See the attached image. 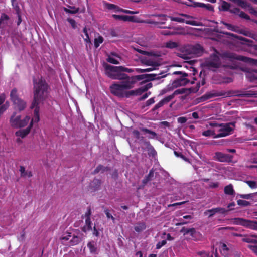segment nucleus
Listing matches in <instances>:
<instances>
[{"label":"nucleus","mask_w":257,"mask_h":257,"mask_svg":"<svg viewBox=\"0 0 257 257\" xmlns=\"http://www.w3.org/2000/svg\"><path fill=\"white\" fill-rule=\"evenodd\" d=\"M106 75L113 80H120L118 83H114L110 86V92L114 95L120 98H124L127 90L134 87L137 81L144 80V82H148L155 80H159L167 76L164 74V72L158 74H145L130 77L123 72L132 73L133 69L123 66H115L109 64L105 66Z\"/></svg>","instance_id":"obj_1"},{"label":"nucleus","mask_w":257,"mask_h":257,"mask_svg":"<svg viewBox=\"0 0 257 257\" xmlns=\"http://www.w3.org/2000/svg\"><path fill=\"white\" fill-rule=\"evenodd\" d=\"M33 98L32 107L43 104L47 99L50 89V86L46 80L40 78L33 79Z\"/></svg>","instance_id":"obj_2"},{"label":"nucleus","mask_w":257,"mask_h":257,"mask_svg":"<svg viewBox=\"0 0 257 257\" xmlns=\"http://www.w3.org/2000/svg\"><path fill=\"white\" fill-rule=\"evenodd\" d=\"M139 52L141 54L148 56L144 57L141 59V63L143 64L156 68L161 65V59L160 58V55L154 52H148L144 50H140Z\"/></svg>","instance_id":"obj_3"},{"label":"nucleus","mask_w":257,"mask_h":257,"mask_svg":"<svg viewBox=\"0 0 257 257\" xmlns=\"http://www.w3.org/2000/svg\"><path fill=\"white\" fill-rule=\"evenodd\" d=\"M10 100L12 102L15 110L21 112L27 107L26 101L23 99L19 95L18 90L13 88L10 94Z\"/></svg>","instance_id":"obj_4"},{"label":"nucleus","mask_w":257,"mask_h":257,"mask_svg":"<svg viewBox=\"0 0 257 257\" xmlns=\"http://www.w3.org/2000/svg\"><path fill=\"white\" fill-rule=\"evenodd\" d=\"M221 65V59L219 56L215 53L210 55L203 63L204 67L213 71H215L217 69L220 67Z\"/></svg>","instance_id":"obj_5"},{"label":"nucleus","mask_w":257,"mask_h":257,"mask_svg":"<svg viewBox=\"0 0 257 257\" xmlns=\"http://www.w3.org/2000/svg\"><path fill=\"white\" fill-rule=\"evenodd\" d=\"M16 112H13L10 119L11 125L15 128H22L26 126L29 123L30 117L26 116L23 119H21V115H16Z\"/></svg>","instance_id":"obj_6"},{"label":"nucleus","mask_w":257,"mask_h":257,"mask_svg":"<svg viewBox=\"0 0 257 257\" xmlns=\"http://www.w3.org/2000/svg\"><path fill=\"white\" fill-rule=\"evenodd\" d=\"M230 220L234 225L242 226L245 228L257 231V221H256L239 217L233 218Z\"/></svg>","instance_id":"obj_7"},{"label":"nucleus","mask_w":257,"mask_h":257,"mask_svg":"<svg viewBox=\"0 0 257 257\" xmlns=\"http://www.w3.org/2000/svg\"><path fill=\"white\" fill-rule=\"evenodd\" d=\"M235 122L220 124L218 130L219 133L214 136V138L224 137L231 134L235 127Z\"/></svg>","instance_id":"obj_8"},{"label":"nucleus","mask_w":257,"mask_h":257,"mask_svg":"<svg viewBox=\"0 0 257 257\" xmlns=\"http://www.w3.org/2000/svg\"><path fill=\"white\" fill-rule=\"evenodd\" d=\"M173 74L175 75H180V78L174 80L172 83V89L174 88H177L180 86L186 85L188 81L185 78L186 77L188 76V74L181 71H175Z\"/></svg>","instance_id":"obj_9"},{"label":"nucleus","mask_w":257,"mask_h":257,"mask_svg":"<svg viewBox=\"0 0 257 257\" xmlns=\"http://www.w3.org/2000/svg\"><path fill=\"white\" fill-rule=\"evenodd\" d=\"M214 158L216 160L221 162H231L233 156L220 152H217L215 153Z\"/></svg>","instance_id":"obj_10"},{"label":"nucleus","mask_w":257,"mask_h":257,"mask_svg":"<svg viewBox=\"0 0 257 257\" xmlns=\"http://www.w3.org/2000/svg\"><path fill=\"white\" fill-rule=\"evenodd\" d=\"M30 109H34V116L32 118L29 125L30 127L33 126L34 122H38L40 120V116H39V111H40V105H37V106L32 107V103L30 106Z\"/></svg>","instance_id":"obj_11"},{"label":"nucleus","mask_w":257,"mask_h":257,"mask_svg":"<svg viewBox=\"0 0 257 257\" xmlns=\"http://www.w3.org/2000/svg\"><path fill=\"white\" fill-rule=\"evenodd\" d=\"M169 18L172 21H175L179 23H185L186 24L192 26H199L198 23L196 21L185 20L183 18L179 17L169 16Z\"/></svg>","instance_id":"obj_12"},{"label":"nucleus","mask_w":257,"mask_h":257,"mask_svg":"<svg viewBox=\"0 0 257 257\" xmlns=\"http://www.w3.org/2000/svg\"><path fill=\"white\" fill-rule=\"evenodd\" d=\"M144 92H145V91L143 87L141 86L135 90L128 91V92L126 93L124 97L130 98L132 96H139L142 95Z\"/></svg>","instance_id":"obj_13"},{"label":"nucleus","mask_w":257,"mask_h":257,"mask_svg":"<svg viewBox=\"0 0 257 257\" xmlns=\"http://www.w3.org/2000/svg\"><path fill=\"white\" fill-rule=\"evenodd\" d=\"M172 99H173L172 96H171L170 95L165 97L154 106L152 109L153 111H155L163 105L167 104Z\"/></svg>","instance_id":"obj_14"},{"label":"nucleus","mask_w":257,"mask_h":257,"mask_svg":"<svg viewBox=\"0 0 257 257\" xmlns=\"http://www.w3.org/2000/svg\"><path fill=\"white\" fill-rule=\"evenodd\" d=\"M143 144L146 147L150 156L155 157L157 155V152L154 148L152 146L149 141L144 140Z\"/></svg>","instance_id":"obj_15"},{"label":"nucleus","mask_w":257,"mask_h":257,"mask_svg":"<svg viewBox=\"0 0 257 257\" xmlns=\"http://www.w3.org/2000/svg\"><path fill=\"white\" fill-rule=\"evenodd\" d=\"M222 95H223V94L220 92L206 93L198 99L199 100V102H203L214 97L221 96Z\"/></svg>","instance_id":"obj_16"},{"label":"nucleus","mask_w":257,"mask_h":257,"mask_svg":"<svg viewBox=\"0 0 257 257\" xmlns=\"http://www.w3.org/2000/svg\"><path fill=\"white\" fill-rule=\"evenodd\" d=\"M246 77L249 81L254 83L257 87V71H252L247 72Z\"/></svg>","instance_id":"obj_17"},{"label":"nucleus","mask_w":257,"mask_h":257,"mask_svg":"<svg viewBox=\"0 0 257 257\" xmlns=\"http://www.w3.org/2000/svg\"><path fill=\"white\" fill-rule=\"evenodd\" d=\"M87 246L89 248L90 253L93 254L98 253L97 243L95 241L91 240L89 241L87 244Z\"/></svg>","instance_id":"obj_18"},{"label":"nucleus","mask_w":257,"mask_h":257,"mask_svg":"<svg viewBox=\"0 0 257 257\" xmlns=\"http://www.w3.org/2000/svg\"><path fill=\"white\" fill-rule=\"evenodd\" d=\"M112 17L115 20H122L123 21L135 22V17L127 15H118L116 14L112 15Z\"/></svg>","instance_id":"obj_19"},{"label":"nucleus","mask_w":257,"mask_h":257,"mask_svg":"<svg viewBox=\"0 0 257 257\" xmlns=\"http://www.w3.org/2000/svg\"><path fill=\"white\" fill-rule=\"evenodd\" d=\"M32 127L29 125L28 127L25 129H21L15 133V135L18 137H21L22 138H25L30 132Z\"/></svg>","instance_id":"obj_20"},{"label":"nucleus","mask_w":257,"mask_h":257,"mask_svg":"<svg viewBox=\"0 0 257 257\" xmlns=\"http://www.w3.org/2000/svg\"><path fill=\"white\" fill-rule=\"evenodd\" d=\"M188 235H189L190 237L194 240H197L200 236L201 234L197 231L194 228H189Z\"/></svg>","instance_id":"obj_21"},{"label":"nucleus","mask_w":257,"mask_h":257,"mask_svg":"<svg viewBox=\"0 0 257 257\" xmlns=\"http://www.w3.org/2000/svg\"><path fill=\"white\" fill-rule=\"evenodd\" d=\"M67 7L69 8L68 9L67 8L64 7L63 10L66 13H69L71 14H75L79 12V8L78 7H75V6H67Z\"/></svg>","instance_id":"obj_22"},{"label":"nucleus","mask_w":257,"mask_h":257,"mask_svg":"<svg viewBox=\"0 0 257 257\" xmlns=\"http://www.w3.org/2000/svg\"><path fill=\"white\" fill-rule=\"evenodd\" d=\"M203 51V47L199 44L192 46L191 47L192 52L196 55H200L202 53Z\"/></svg>","instance_id":"obj_23"},{"label":"nucleus","mask_w":257,"mask_h":257,"mask_svg":"<svg viewBox=\"0 0 257 257\" xmlns=\"http://www.w3.org/2000/svg\"><path fill=\"white\" fill-rule=\"evenodd\" d=\"M146 225L144 222H139L134 227V229L137 232H141L146 229Z\"/></svg>","instance_id":"obj_24"},{"label":"nucleus","mask_w":257,"mask_h":257,"mask_svg":"<svg viewBox=\"0 0 257 257\" xmlns=\"http://www.w3.org/2000/svg\"><path fill=\"white\" fill-rule=\"evenodd\" d=\"M224 193L228 195H233L235 194V191L233 189V185L230 184L224 187Z\"/></svg>","instance_id":"obj_25"},{"label":"nucleus","mask_w":257,"mask_h":257,"mask_svg":"<svg viewBox=\"0 0 257 257\" xmlns=\"http://www.w3.org/2000/svg\"><path fill=\"white\" fill-rule=\"evenodd\" d=\"M109 170L107 167H104L102 165L99 164L97 166V167L95 169V170L92 172V174L95 175L98 173L99 172H101L103 173L105 171H107Z\"/></svg>","instance_id":"obj_26"},{"label":"nucleus","mask_w":257,"mask_h":257,"mask_svg":"<svg viewBox=\"0 0 257 257\" xmlns=\"http://www.w3.org/2000/svg\"><path fill=\"white\" fill-rule=\"evenodd\" d=\"M82 237H79L77 235H73L72 238L70 240V245L74 246L79 244L82 241Z\"/></svg>","instance_id":"obj_27"},{"label":"nucleus","mask_w":257,"mask_h":257,"mask_svg":"<svg viewBox=\"0 0 257 257\" xmlns=\"http://www.w3.org/2000/svg\"><path fill=\"white\" fill-rule=\"evenodd\" d=\"M253 237L257 238V235L252 234L250 236H244V237L242 239V240L246 243H256V241L252 238Z\"/></svg>","instance_id":"obj_28"},{"label":"nucleus","mask_w":257,"mask_h":257,"mask_svg":"<svg viewBox=\"0 0 257 257\" xmlns=\"http://www.w3.org/2000/svg\"><path fill=\"white\" fill-rule=\"evenodd\" d=\"M141 130L145 133L150 134V136L148 137L149 139H154L157 136V134L156 132L152 131L147 128H141Z\"/></svg>","instance_id":"obj_29"},{"label":"nucleus","mask_w":257,"mask_h":257,"mask_svg":"<svg viewBox=\"0 0 257 257\" xmlns=\"http://www.w3.org/2000/svg\"><path fill=\"white\" fill-rule=\"evenodd\" d=\"M197 6L198 7H200L201 8H204L209 11H211V12L214 11L213 7L209 4H205L202 3H198Z\"/></svg>","instance_id":"obj_30"},{"label":"nucleus","mask_w":257,"mask_h":257,"mask_svg":"<svg viewBox=\"0 0 257 257\" xmlns=\"http://www.w3.org/2000/svg\"><path fill=\"white\" fill-rule=\"evenodd\" d=\"M228 210H226L224 208H221V207H217L215 208L211 209V211L213 212V214H215L216 213H220L221 214H225L226 213Z\"/></svg>","instance_id":"obj_31"},{"label":"nucleus","mask_w":257,"mask_h":257,"mask_svg":"<svg viewBox=\"0 0 257 257\" xmlns=\"http://www.w3.org/2000/svg\"><path fill=\"white\" fill-rule=\"evenodd\" d=\"M216 135L214 130H207L202 132V135L205 137L212 136V137L214 138V136Z\"/></svg>","instance_id":"obj_32"},{"label":"nucleus","mask_w":257,"mask_h":257,"mask_svg":"<svg viewBox=\"0 0 257 257\" xmlns=\"http://www.w3.org/2000/svg\"><path fill=\"white\" fill-rule=\"evenodd\" d=\"M186 90L185 88H181L178 89L174 91V92L170 95L171 96H172V98L173 99L174 97L179 94H182L185 92Z\"/></svg>","instance_id":"obj_33"},{"label":"nucleus","mask_w":257,"mask_h":257,"mask_svg":"<svg viewBox=\"0 0 257 257\" xmlns=\"http://www.w3.org/2000/svg\"><path fill=\"white\" fill-rule=\"evenodd\" d=\"M103 41V38L102 36H99L98 38H95L94 39V46L95 48H98L100 44H101Z\"/></svg>","instance_id":"obj_34"},{"label":"nucleus","mask_w":257,"mask_h":257,"mask_svg":"<svg viewBox=\"0 0 257 257\" xmlns=\"http://www.w3.org/2000/svg\"><path fill=\"white\" fill-rule=\"evenodd\" d=\"M101 181L100 179H96V178L93 179V180L92 181V184L95 185L94 186H93V187H94V190H98L101 185Z\"/></svg>","instance_id":"obj_35"},{"label":"nucleus","mask_w":257,"mask_h":257,"mask_svg":"<svg viewBox=\"0 0 257 257\" xmlns=\"http://www.w3.org/2000/svg\"><path fill=\"white\" fill-rule=\"evenodd\" d=\"M133 134L136 139L142 140L143 142L145 140H144V137L140 136V133L138 130H134L133 131Z\"/></svg>","instance_id":"obj_36"},{"label":"nucleus","mask_w":257,"mask_h":257,"mask_svg":"<svg viewBox=\"0 0 257 257\" xmlns=\"http://www.w3.org/2000/svg\"><path fill=\"white\" fill-rule=\"evenodd\" d=\"M178 44L176 42L169 41L166 43V47L168 48L173 49L178 47Z\"/></svg>","instance_id":"obj_37"},{"label":"nucleus","mask_w":257,"mask_h":257,"mask_svg":"<svg viewBox=\"0 0 257 257\" xmlns=\"http://www.w3.org/2000/svg\"><path fill=\"white\" fill-rule=\"evenodd\" d=\"M174 155L177 157H180L181 158V159H182L183 160L186 161V162H188L189 161L188 159L187 158H186L183 154H182V153L181 152H177V151H174Z\"/></svg>","instance_id":"obj_38"},{"label":"nucleus","mask_w":257,"mask_h":257,"mask_svg":"<svg viewBox=\"0 0 257 257\" xmlns=\"http://www.w3.org/2000/svg\"><path fill=\"white\" fill-rule=\"evenodd\" d=\"M221 7H222V10L223 11H227L229 10L230 7V5L229 3H228L225 1H223Z\"/></svg>","instance_id":"obj_39"},{"label":"nucleus","mask_w":257,"mask_h":257,"mask_svg":"<svg viewBox=\"0 0 257 257\" xmlns=\"http://www.w3.org/2000/svg\"><path fill=\"white\" fill-rule=\"evenodd\" d=\"M237 203L238 205L242 206H247L250 204L248 201L241 199L237 200Z\"/></svg>","instance_id":"obj_40"},{"label":"nucleus","mask_w":257,"mask_h":257,"mask_svg":"<svg viewBox=\"0 0 257 257\" xmlns=\"http://www.w3.org/2000/svg\"><path fill=\"white\" fill-rule=\"evenodd\" d=\"M246 183L249 186V187L252 189L257 188V184L255 181H246Z\"/></svg>","instance_id":"obj_41"},{"label":"nucleus","mask_w":257,"mask_h":257,"mask_svg":"<svg viewBox=\"0 0 257 257\" xmlns=\"http://www.w3.org/2000/svg\"><path fill=\"white\" fill-rule=\"evenodd\" d=\"M104 212L108 219H111L113 222L115 221V218L110 213L108 209L105 208Z\"/></svg>","instance_id":"obj_42"},{"label":"nucleus","mask_w":257,"mask_h":257,"mask_svg":"<svg viewBox=\"0 0 257 257\" xmlns=\"http://www.w3.org/2000/svg\"><path fill=\"white\" fill-rule=\"evenodd\" d=\"M106 60L107 62L113 64H118L119 63L118 60L110 56L108 57Z\"/></svg>","instance_id":"obj_43"},{"label":"nucleus","mask_w":257,"mask_h":257,"mask_svg":"<svg viewBox=\"0 0 257 257\" xmlns=\"http://www.w3.org/2000/svg\"><path fill=\"white\" fill-rule=\"evenodd\" d=\"M9 19V17L5 13H2L0 18V24L4 23L5 21H8Z\"/></svg>","instance_id":"obj_44"},{"label":"nucleus","mask_w":257,"mask_h":257,"mask_svg":"<svg viewBox=\"0 0 257 257\" xmlns=\"http://www.w3.org/2000/svg\"><path fill=\"white\" fill-rule=\"evenodd\" d=\"M67 21L70 24L73 29H76L77 25L75 20L70 18H68L67 19Z\"/></svg>","instance_id":"obj_45"},{"label":"nucleus","mask_w":257,"mask_h":257,"mask_svg":"<svg viewBox=\"0 0 257 257\" xmlns=\"http://www.w3.org/2000/svg\"><path fill=\"white\" fill-rule=\"evenodd\" d=\"M83 32L85 34V35L86 36V38H84V41L86 42L87 43H90V39L89 37L88 33L87 32V30L86 27L84 28L83 29Z\"/></svg>","instance_id":"obj_46"},{"label":"nucleus","mask_w":257,"mask_h":257,"mask_svg":"<svg viewBox=\"0 0 257 257\" xmlns=\"http://www.w3.org/2000/svg\"><path fill=\"white\" fill-rule=\"evenodd\" d=\"M238 15L240 17L245 19L247 20H249L250 19L249 16L246 14L243 11H240V13L238 14Z\"/></svg>","instance_id":"obj_47"},{"label":"nucleus","mask_w":257,"mask_h":257,"mask_svg":"<svg viewBox=\"0 0 257 257\" xmlns=\"http://www.w3.org/2000/svg\"><path fill=\"white\" fill-rule=\"evenodd\" d=\"M19 171L21 173V176L22 177H24L26 176V174L27 173V172L25 171V168L24 166H21L20 167Z\"/></svg>","instance_id":"obj_48"},{"label":"nucleus","mask_w":257,"mask_h":257,"mask_svg":"<svg viewBox=\"0 0 257 257\" xmlns=\"http://www.w3.org/2000/svg\"><path fill=\"white\" fill-rule=\"evenodd\" d=\"M167 241L166 240H163L161 241L158 242L156 244V249H160L163 246L165 245Z\"/></svg>","instance_id":"obj_49"},{"label":"nucleus","mask_w":257,"mask_h":257,"mask_svg":"<svg viewBox=\"0 0 257 257\" xmlns=\"http://www.w3.org/2000/svg\"><path fill=\"white\" fill-rule=\"evenodd\" d=\"M12 6H13L14 10L16 11L17 14H20L21 10H20V9L18 5V3H16L15 4H12Z\"/></svg>","instance_id":"obj_50"},{"label":"nucleus","mask_w":257,"mask_h":257,"mask_svg":"<svg viewBox=\"0 0 257 257\" xmlns=\"http://www.w3.org/2000/svg\"><path fill=\"white\" fill-rule=\"evenodd\" d=\"M72 235L71 233H67L66 234H64L61 237V240H69L70 238L72 237Z\"/></svg>","instance_id":"obj_51"},{"label":"nucleus","mask_w":257,"mask_h":257,"mask_svg":"<svg viewBox=\"0 0 257 257\" xmlns=\"http://www.w3.org/2000/svg\"><path fill=\"white\" fill-rule=\"evenodd\" d=\"M154 170L152 168L150 170L149 174L146 177L148 179H149L150 181H151L152 180V178L154 177Z\"/></svg>","instance_id":"obj_52"},{"label":"nucleus","mask_w":257,"mask_h":257,"mask_svg":"<svg viewBox=\"0 0 257 257\" xmlns=\"http://www.w3.org/2000/svg\"><path fill=\"white\" fill-rule=\"evenodd\" d=\"M189 231V228H186L185 227H183L180 230V232L183 233L184 236H185L188 235Z\"/></svg>","instance_id":"obj_53"},{"label":"nucleus","mask_w":257,"mask_h":257,"mask_svg":"<svg viewBox=\"0 0 257 257\" xmlns=\"http://www.w3.org/2000/svg\"><path fill=\"white\" fill-rule=\"evenodd\" d=\"M237 38H238V39L239 40L243 41V43H252V40L248 39H247L246 38H244V37H243L242 36H238V37H237Z\"/></svg>","instance_id":"obj_54"},{"label":"nucleus","mask_w":257,"mask_h":257,"mask_svg":"<svg viewBox=\"0 0 257 257\" xmlns=\"http://www.w3.org/2000/svg\"><path fill=\"white\" fill-rule=\"evenodd\" d=\"M187 120V119L185 117H179L177 118V121L178 123L183 124L185 123Z\"/></svg>","instance_id":"obj_55"},{"label":"nucleus","mask_w":257,"mask_h":257,"mask_svg":"<svg viewBox=\"0 0 257 257\" xmlns=\"http://www.w3.org/2000/svg\"><path fill=\"white\" fill-rule=\"evenodd\" d=\"M121 12L128 14H136L138 13V12L137 11H132L125 9H123V10H121Z\"/></svg>","instance_id":"obj_56"},{"label":"nucleus","mask_w":257,"mask_h":257,"mask_svg":"<svg viewBox=\"0 0 257 257\" xmlns=\"http://www.w3.org/2000/svg\"><path fill=\"white\" fill-rule=\"evenodd\" d=\"M223 24L225 26H226L227 27L228 29L231 30V31L235 30V29H234L235 27L233 25H232V24L227 23H224Z\"/></svg>","instance_id":"obj_57"},{"label":"nucleus","mask_w":257,"mask_h":257,"mask_svg":"<svg viewBox=\"0 0 257 257\" xmlns=\"http://www.w3.org/2000/svg\"><path fill=\"white\" fill-rule=\"evenodd\" d=\"M91 214V208L89 207L87 209V211L85 213V216L86 217V219L90 218Z\"/></svg>","instance_id":"obj_58"},{"label":"nucleus","mask_w":257,"mask_h":257,"mask_svg":"<svg viewBox=\"0 0 257 257\" xmlns=\"http://www.w3.org/2000/svg\"><path fill=\"white\" fill-rule=\"evenodd\" d=\"M144 89L145 92L147 91L149 89L151 88L152 87V84L151 83H149L146 85L142 86Z\"/></svg>","instance_id":"obj_59"},{"label":"nucleus","mask_w":257,"mask_h":257,"mask_svg":"<svg viewBox=\"0 0 257 257\" xmlns=\"http://www.w3.org/2000/svg\"><path fill=\"white\" fill-rule=\"evenodd\" d=\"M150 94H151L150 92H149L148 93H146L145 94L143 95L141 97H140L139 98V101H142L143 100H145V99H146L149 96V95H150Z\"/></svg>","instance_id":"obj_60"},{"label":"nucleus","mask_w":257,"mask_h":257,"mask_svg":"<svg viewBox=\"0 0 257 257\" xmlns=\"http://www.w3.org/2000/svg\"><path fill=\"white\" fill-rule=\"evenodd\" d=\"M8 108L6 104H3L0 106V114H2Z\"/></svg>","instance_id":"obj_61"},{"label":"nucleus","mask_w":257,"mask_h":257,"mask_svg":"<svg viewBox=\"0 0 257 257\" xmlns=\"http://www.w3.org/2000/svg\"><path fill=\"white\" fill-rule=\"evenodd\" d=\"M155 102L154 98H151L149 100L146 101V106H149Z\"/></svg>","instance_id":"obj_62"},{"label":"nucleus","mask_w":257,"mask_h":257,"mask_svg":"<svg viewBox=\"0 0 257 257\" xmlns=\"http://www.w3.org/2000/svg\"><path fill=\"white\" fill-rule=\"evenodd\" d=\"M92 229V227H89L88 226L84 225L82 228V231L85 233L91 230Z\"/></svg>","instance_id":"obj_63"},{"label":"nucleus","mask_w":257,"mask_h":257,"mask_svg":"<svg viewBox=\"0 0 257 257\" xmlns=\"http://www.w3.org/2000/svg\"><path fill=\"white\" fill-rule=\"evenodd\" d=\"M117 7L116 5H115L112 4H107V8L109 10H115L116 8Z\"/></svg>","instance_id":"obj_64"}]
</instances>
